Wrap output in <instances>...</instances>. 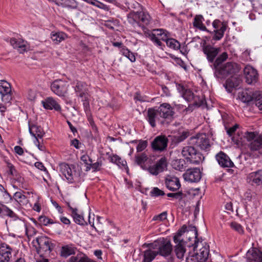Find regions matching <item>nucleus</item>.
Masks as SVG:
<instances>
[{
	"mask_svg": "<svg viewBox=\"0 0 262 262\" xmlns=\"http://www.w3.org/2000/svg\"><path fill=\"white\" fill-rule=\"evenodd\" d=\"M198 235L196 227L192 225H183L173 237V241L176 244L174 252L178 258L183 259L186 253V246L193 247V251H195L200 246L199 241L196 240Z\"/></svg>",
	"mask_w": 262,
	"mask_h": 262,
	"instance_id": "1",
	"label": "nucleus"
},
{
	"mask_svg": "<svg viewBox=\"0 0 262 262\" xmlns=\"http://www.w3.org/2000/svg\"><path fill=\"white\" fill-rule=\"evenodd\" d=\"M60 171L69 183H79L83 180L81 171L74 165L63 163L59 165Z\"/></svg>",
	"mask_w": 262,
	"mask_h": 262,
	"instance_id": "2",
	"label": "nucleus"
},
{
	"mask_svg": "<svg viewBox=\"0 0 262 262\" xmlns=\"http://www.w3.org/2000/svg\"><path fill=\"white\" fill-rule=\"evenodd\" d=\"M32 244L36 248L37 253L40 256L45 254H49L52 250L53 244L49 238L45 236L36 237L32 241Z\"/></svg>",
	"mask_w": 262,
	"mask_h": 262,
	"instance_id": "3",
	"label": "nucleus"
},
{
	"mask_svg": "<svg viewBox=\"0 0 262 262\" xmlns=\"http://www.w3.org/2000/svg\"><path fill=\"white\" fill-rule=\"evenodd\" d=\"M245 137L250 142L248 147L252 152L257 151L262 156V134H256L254 132H247Z\"/></svg>",
	"mask_w": 262,
	"mask_h": 262,
	"instance_id": "4",
	"label": "nucleus"
},
{
	"mask_svg": "<svg viewBox=\"0 0 262 262\" xmlns=\"http://www.w3.org/2000/svg\"><path fill=\"white\" fill-rule=\"evenodd\" d=\"M151 247L156 250L158 254L166 256L169 255L172 251V245L169 241L162 238L155 241Z\"/></svg>",
	"mask_w": 262,
	"mask_h": 262,
	"instance_id": "5",
	"label": "nucleus"
},
{
	"mask_svg": "<svg viewBox=\"0 0 262 262\" xmlns=\"http://www.w3.org/2000/svg\"><path fill=\"white\" fill-rule=\"evenodd\" d=\"M178 90L181 94L182 97L188 102H193V104L198 106L204 104L205 100L201 99L199 96H195L192 92L189 89H186L181 84L178 86Z\"/></svg>",
	"mask_w": 262,
	"mask_h": 262,
	"instance_id": "6",
	"label": "nucleus"
},
{
	"mask_svg": "<svg viewBox=\"0 0 262 262\" xmlns=\"http://www.w3.org/2000/svg\"><path fill=\"white\" fill-rule=\"evenodd\" d=\"M239 70V67L237 63L233 62H228L216 70L215 74L219 75V77L224 78L229 75L238 73Z\"/></svg>",
	"mask_w": 262,
	"mask_h": 262,
	"instance_id": "7",
	"label": "nucleus"
},
{
	"mask_svg": "<svg viewBox=\"0 0 262 262\" xmlns=\"http://www.w3.org/2000/svg\"><path fill=\"white\" fill-rule=\"evenodd\" d=\"M182 156L193 164H199L201 160V154L192 146L184 147L182 150Z\"/></svg>",
	"mask_w": 262,
	"mask_h": 262,
	"instance_id": "8",
	"label": "nucleus"
},
{
	"mask_svg": "<svg viewBox=\"0 0 262 262\" xmlns=\"http://www.w3.org/2000/svg\"><path fill=\"white\" fill-rule=\"evenodd\" d=\"M190 143L199 147L201 149L207 150L210 147L209 139L206 134H198L190 138Z\"/></svg>",
	"mask_w": 262,
	"mask_h": 262,
	"instance_id": "9",
	"label": "nucleus"
},
{
	"mask_svg": "<svg viewBox=\"0 0 262 262\" xmlns=\"http://www.w3.org/2000/svg\"><path fill=\"white\" fill-rule=\"evenodd\" d=\"M69 84L65 80L61 79L55 80L51 85L52 92L60 97L64 96L67 93Z\"/></svg>",
	"mask_w": 262,
	"mask_h": 262,
	"instance_id": "10",
	"label": "nucleus"
},
{
	"mask_svg": "<svg viewBox=\"0 0 262 262\" xmlns=\"http://www.w3.org/2000/svg\"><path fill=\"white\" fill-rule=\"evenodd\" d=\"M0 94L2 101L5 103H10L12 99V92L10 84L6 80L0 81Z\"/></svg>",
	"mask_w": 262,
	"mask_h": 262,
	"instance_id": "11",
	"label": "nucleus"
},
{
	"mask_svg": "<svg viewBox=\"0 0 262 262\" xmlns=\"http://www.w3.org/2000/svg\"><path fill=\"white\" fill-rule=\"evenodd\" d=\"M196 240L199 242L200 246H198L194 251H196L195 254V259L199 262H205L208 259L209 254V245L205 243V245L202 243V241H200L196 237Z\"/></svg>",
	"mask_w": 262,
	"mask_h": 262,
	"instance_id": "12",
	"label": "nucleus"
},
{
	"mask_svg": "<svg viewBox=\"0 0 262 262\" xmlns=\"http://www.w3.org/2000/svg\"><path fill=\"white\" fill-rule=\"evenodd\" d=\"M168 139L164 135L157 136L151 142V146L154 151L162 152L167 147Z\"/></svg>",
	"mask_w": 262,
	"mask_h": 262,
	"instance_id": "13",
	"label": "nucleus"
},
{
	"mask_svg": "<svg viewBox=\"0 0 262 262\" xmlns=\"http://www.w3.org/2000/svg\"><path fill=\"white\" fill-rule=\"evenodd\" d=\"M212 26L214 28V35L213 39L215 40H219L224 36L227 25L225 23L222 22L219 19H215L213 21Z\"/></svg>",
	"mask_w": 262,
	"mask_h": 262,
	"instance_id": "14",
	"label": "nucleus"
},
{
	"mask_svg": "<svg viewBox=\"0 0 262 262\" xmlns=\"http://www.w3.org/2000/svg\"><path fill=\"white\" fill-rule=\"evenodd\" d=\"M201 172L198 168H189L183 174L185 181L191 182H198L201 179Z\"/></svg>",
	"mask_w": 262,
	"mask_h": 262,
	"instance_id": "15",
	"label": "nucleus"
},
{
	"mask_svg": "<svg viewBox=\"0 0 262 262\" xmlns=\"http://www.w3.org/2000/svg\"><path fill=\"white\" fill-rule=\"evenodd\" d=\"M246 82L249 84L256 83L258 80V74L256 69L250 66H247L244 70Z\"/></svg>",
	"mask_w": 262,
	"mask_h": 262,
	"instance_id": "16",
	"label": "nucleus"
},
{
	"mask_svg": "<svg viewBox=\"0 0 262 262\" xmlns=\"http://www.w3.org/2000/svg\"><path fill=\"white\" fill-rule=\"evenodd\" d=\"M167 162L165 157L161 158L156 164L148 167V170L150 173L157 176L167 169Z\"/></svg>",
	"mask_w": 262,
	"mask_h": 262,
	"instance_id": "17",
	"label": "nucleus"
},
{
	"mask_svg": "<svg viewBox=\"0 0 262 262\" xmlns=\"http://www.w3.org/2000/svg\"><path fill=\"white\" fill-rule=\"evenodd\" d=\"M12 248L5 243L0 244V262H9L12 257Z\"/></svg>",
	"mask_w": 262,
	"mask_h": 262,
	"instance_id": "18",
	"label": "nucleus"
},
{
	"mask_svg": "<svg viewBox=\"0 0 262 262\" xmlns=\"http://www.w3.org/2000/svg\"><path fill=\"white\" fill-rule=\"evenodd\" d=\"M247 262H262V251L256 247H251L246 253Z\"/></svg>",
	"mask_w": 262,
	"mask_h": 262,
	"instance_id": "19",
	"label": "nucleus"
},
{
	"mask_svg": "<svg viewBox=\"0 0 262 262\" xmlns=\"http://www.w3.org/2000/svg\"><path fill=\"white\" fill-rule=\"evenodd\" d=\"M215 159L219 164L222 167H233L234 166L233 162L229 157L223 151H220L215 156Z\"/></svg>",
	"mask_w": 262,
	"mask_h": 262,
	"instance_id": "20",
	"label": "nucleus"
},
{
	"mask_svg": "<svg viewBox=\"0 0 262 262\" xmlns=\"http://www.w3.org/2000/svg\"><path fill=\"white\" fill-rule=\"evenodd\" d=\"M203 51L206 55L208 60L210 62L212 63L214 61V58L219 54L220 48H214L211 45H207L203 47Z\"/></svg>",
	"mask_w": 262,
	"mask_h": 262,
	"instance_id": "21",
	"label": "nucleus"
},
{
	"mask_svg": "<svg viewBox=\"0 0 262 262\" xmlns=\"http://www.w3.org/2000/svg\"><path fill=\"white\" fill-rule=\"evenodd\" d=\"M247 181L252 185L262 184V170L250 173L247 177Z\"/></svg>",
	"mask_w": 262,
	"mask_h": 262,
	"instance_id": "22",
	"label": "nucleus"
},
{
	"mask_svg": "<svg viewBox=\"0 0 262 262\" xmlns=\"http://www.w3.org/2000/svg\"><path fill=\"white\" fill-rule=\"evenodd\" d=\"M165 183L166 187L172 191L178 190L181 187L179 179L174 176H167L165 178Z\"/></svg>",
	"mask_w": 262,
	"mask_h": 262,
	"instance_id": "23",
	"label": "nucleus"
},
{
	"mask_svg": "<svg viewBox=\"0 0 262 262\" xmlns=\"http://www.w3.org/2000/svg\"><path fill=\"white\" fill-rule=\"evenodd\" d=\"M160 117L162 118H168L173 114L171 106L166 103H163L157 109Z\"/></svg>",
	"mask_w": 262,
	"mask_h": 262,
	"instance_id": "24",
	"label": "nucleus"
},
{
	"mask_svg": "<svg viewBox=\"0 0 262 262\" xmlns=\"http://www.w3.org/2000/svg\"><path fill=\"white\" fill-rule=\"evenodd\" d=\"M43 107L46 110H54L60 111L61 107L58 103L52 97H48L41 102Z\"/></svg>",
	"mask_w": 262,
	"mask_h": 262,
	"instance_id": "25",
	"label": "nucleus"
},
{
	"mask_svg": "<svg viewBox=\"0 0 262 262\" xmlns=\"http://www.w3.org/2000/svg\"><path fill=\"white\" fill-rule=\"evenodd\" d=\"M159 117L160 116L157 110L154 108H149L148 109L146 119L152 127H155L156 126V121H160Z\"/></svg>",
	"mask_w": 262,
	"mask_h": 262,
	"instance_id": "26",
	"label": "nucleus"
},
{
	"mask_svg": "<svg viewBox=\"0 0 262 262\" xmlns=\"http://www.w3.org/2000/svg\"><path fill=\"white\" fill-rule=\"evenodd\" d=\"M10 43L13 48L17 49L20 53H24L28 49L26 41L19 38H11L10 39Z\"/></svg>",
	"mask_w": 262,
	"mask_h": 262,
	"instance_id": "27",
	"label": "nucleus"
},
{
	"mask_svg": "<svg viewBox=\"0 0 262 262\" xmlns=\"http://www.w3.org/2000/svg\"><path fill=\"white\" fill-rule=\"evenodd\" d=\"M77 248L73 245L69 244L61 247L60 255L61 257L67 258L72 255H75Z\"/></svg>",
	"mask_w": 262,
	"mask_h": 262,
	"instance_id": "28",
	"label": "nucleus"
},
{
	"mask_svg": "<svg viewBox=\"0 0 262 262\" xmlns=\"http://www.w3.org/2000/svg\"><path fill=\"white\" fill-rule=\"evenodd\" d=\"M68 207L72 211V216L73 218L74 222L79 225H86L87 223L84 220L83 215L78 213V210L77 208H72L70 204H68Z\"/></svg>",
	"mask_w": 262,
	"mask_h": 262,
	"instance_id": "29",
	"label": "nucleus"
},
{
	"mask_svg": "<svg viewBox=\"0 0 262 262\" xmlns=\"http://www.w3.org/2000/svg\"><path fill=\"white\" fill-rule=\"evenodd\" d=\"M29 132L32 136L35 138L37 143H39L38 138H41L45 134L42 128L40 126L35 125L29 127Z\"/></svg>",
	"mask_w": 262,
	"mask_h": 262,
	"instance_id": "30",
	"label": "nucleus"
},
{
	"mask_svg": "<svg viewBox=\"0 0 262 262\" xmlns=\"http://www.w3.org/2000/svg\"><path fill=\"white\" fill-rule=\"evenodd\" d=\"M139 16H140L139 27L144 28L149 24L151 18L148 13L144 11L139 12Z\"/></svg>",
	"mask_w": 262,
	"mask_h": 262,
	"instance_id": "31",
	"label": "nucleus"
},
{
	"mask_svg": "<svg viewBox=\"0 0 262 262\" xmlns=\"http://www.w3.org/2000/svg\"><path fill=\"white\" fill-rule=\"evenodd\" d=\"M75 91L77 96H82L88 92L87 84L83 82L77 81L75 86Z\"/></svg>",
	"mask_w": 262,
	"mask_h": 262,
	"instance_id": "32",
	"label": "nucleus"
},
{
	"mask_svg": "<svg viewBox=\"0 0 262 262\" xmlns=\"http://www.w3.org/2000/svg\"><path fill=\"white\" fill-rule=\"evenodd\" d=\"M238 96L239 99L245 103L249 102L254 98V95L252 94L251 92L248 90L239 92Z\"/></svg>",
	"mask_w": 262,
	"mask_h": 262,
	"instance_id": "33",
	"label": "nucleus"
},
{
	"mask_svg": "<svg viewBox=\"0 0 262 262\" xmlns=\"http://www.w3.org/2000/svg\"><path fill=\"white\" fill-rule=\"evenodd\" d=\"M67 37V35L62 32H54L51 34L52 40L56 44H58L64 40Z\"/></svg>",
	"mask_w": 262,
	"mask_h": 262,
	"instance_id": "34",
	"label": "nucleus"
},
{
	"mask_svg": "<svg viewBox=\"0 0 262 262\" xmlns=\"http://www.w3.org/2000/svg\"><path fill=\"white\" fill-rule=\"evenodd\" d=\"M140 16H139V12H132L127 15V20L129 23L133 26H139Z\"/></svg>",
	"mask_w": 262,
	"mask_h": 262,
	"instance_id": "35",
	"label": "nucleus"
},
{
	"mask_svg": "<svg viewBox=\"0 0 262 262\" xmlns=\"http://www.w3.org/2000/svg\"><path fill=\"white\" fill-rule=\"evenodd\" d=\"M203 17L201 15H196L193 22L194 27L200 29V30H206V27L203 24Z\"/></svg>",
	"mask_w": 262,
	"mask_h": 262,
	"instance_id": "36",
	"label": "nucleus"
},
{
	"mask_svg": "<svg viewBox=\"0 0 262 262\" xmlns=\"http://www.w3.org/2000/svg\"><path fill=\"white\" fill-rule=\"evenodd\" d=\"M110 161L111 162L116 164L120 167H125L127 166L126 161L117 155H113L111 157Z\"/></svg>",
	"mask_w": 262,
	"mask_h": 262,
	"instance_id": "37",
	"label": "nucleus"
},
{
	"mask_svg": "<svg viewBox=\"0 0 262 262\" xmlns=\"http://www.w3.org/2000/svg\"><path fill=\"white\" fill-rule=\"evenodd\" d=\"M157 254L156 250L153 251L150 249L145 250L144 253L143 262H151Z\"/></svg>",
	"mask_w": 262,
	"mask_h": 262,
	"instance_id": "38",
	"label": "nucleus"
},
{
	"mask_svg": "<svg viewBox=\"0 0 262 262\" xmlns=\"http://www.w3.org/2000/svg\"><path fill=\"white\" fill-rule=\"evenodd\" d=\"M0 214L4 216H9L11 217L16 216L15 214L11 209L8 208L6 206L0 202Z\"/></svg>",
	"mask_w": 262,
	"mask_h": 262,
	"instance_id": "39",
	"label": "nucleus"
},
{
	"mask_svg": "<svg viewBox=\"0 0 262 262\" xmlns=\"http://www.w3.org/2000/svg\"><path fill=\"white\" fill-rule=\"evenodd\" d=\"M185 161L183 159H176L172 161V167L178 170L183 171L185 169Z\"/></svg>",
	"mask_w": 262,
	"mask_h": 262,
	"instance_id": "40",
	"label": "nucleus"
},
{
	"mask_svg": "<svg viewBox=\"0 0 262 262\" xmlns=\"http://www.w3.org/2000/svg\"><path fill=\"white\" fill-rule=\"evenodd\" d=\"M148 157L145 153L138 154L135 156V161L137 164L140 165L142 168L143 164L147 160Z\"/></svg>",
	"mask_w": 262,
	"mask_h": 262,
	"instance_id": "41",
	"label": "nucleus"
},
{
	"mask_svg": "<svg viewBox=\"0 0 262 262\" xmlns=\"http://www.w3.org/2000/svg\"><path fill=\"white\" fill-rule=\"evenodd\" d=\"M60 6L71 9H76L78 8V3L75 0H64Z\"/></svg>",
	"mask_w": 262,
	"mask_h": 262,
	"instance_id": "42",
	"label": "nucleus"
},
{
	"mask_svg": "<svg viewBox=\"0 0 262 262\" xmlns=\"http://www.w3.org/2000/svg\"><path fill=\"white\" fill-rule=\"evenodd\" d=\"M166 43L167 46L171 49L175 50L180 49L181 45L180 42L174 38H169L168 40H167Z\"/></svg>",
	"mask_w": 262,
	"mask_h": 262,
	"instance_id": "43",
	"label": "nucleus"
},
{
	"mask_svg": "<svg viewBox=\"0 0 262 262\" xmlns=\"http://www.w3.org/2000/svg\"><path fill=\"white\" fill-rule=\"evenodd\" d=\"M228 58V54L226 52H223L222 54H221L214 61L213 66L214 68L217 70L218 69L217 67L219 66L220 64H221L223 62L225 61Z\"/></svg>",
	"mask_w": 262,
	"mask_h": 262,
	"instance_id": "44",
	"label": "nucleus"
},
{
	"mask_svg": "<svg viewBox=\"0 0 262 262\" xmlns=\"http://www.w3.org/2000/svg\"><path fill=\"white\" fill-rule=\"evenodd\" d=\"M147 37L155 43L157 46L161 47L162 49V43L161 42L159 37L157 35L156 32L149 33L147 34Z\"/></svg>",
	"mask_w": 262,
	"mask_h": 262,
	"instance_id": "45",
	"label": "nucleus"
},
{
	"mask_svg": "<svg viewBox=\"0 0 262 262\" xmlns=\"http://www.w3.org/2000/svg\"><path fill=\"white\" fill-rule=\"evenodd\" d=\"M122 54L129 59L132 62H134L136 60V57L134 54L131 52L128 49L123 48L121 49Z\"/></svg>",
	"mask_w": 262,
	"mask_h": 262,
	"instance_id": "46",
	"label": "nucleus"
},
{
	"mask_svg": "<svg viewBox=\"0 0 262 262\" xmlns=\"http://www.w3.org/2000/svg\"><path fill=\"white\" fill-rule=\"evenodd\" d=\"M84 253H79L76 255L72 256L67 262H84Z\"/></svg>",
	"mask_w": 262,
	"mask_h": 262,
	"instance_id": "47",
	"label": "nucleus"
},
{
	"mask_svg": "<svg viewBox=\"0 0 262 262\" xmlns=\"http://www.w3.org/2000/svg\"><path fill=\"white\" fill-rule=\"evenodd\" d=\"M239 80L235 77H231L226 80V85L230 88H236L238 86Z\"/></svg>",
	"mask_w": 262,
	"mask_h": 262,
	"instance_id": "48",
	"label": "nucleus"
},
{
	"mask_svg": "<svg viewBox=\"0 0 262 262\" xmlns=\"http://www.w3.org/2000/svg\"><path fill=\"white\" fill-rule=\"evenodd\" d=\"M23 225L25 227L26 233L28 237L36 234L37 231L35 228L31 226H26L24 223H23Z\"/></svg>",
	"mask_w": 262,
	"mask_h": 262,
	"instance_id": "49",
	"label": "nucleus"
},
{
	"mask_svg": "<svg viewBox=\"0 0 262 262\" xmlns=\"http://www.w3.org/2000/svg\"><path fill=\"white\" fill-rule=\"evenodd\" d=\"M89 4H91L92 5H94L100 9H103L106 11L109 10V7L104 4L97 1V0H91L89 2Z\"/></svg>",
	"mask_w": 262,
	"mask_h": 262,
	"instance_id": "50",
	"label": "nucleus"
},
{
	"mask_svg": "<svg viewBox=\"0 0 262 262\" xmlns=\"http://www.w3.org/2000/svg\"><path fill=\"white\" fill-rule=\"evenodd\" d=\"M153 32L157 33V35L159 37V38L160 39V40L164 41L166 43L167 42V40H168L169 38H168V36L165 33L163 30H162V29L154 30Z\"/></svg>",
	"mask_w": 262,
	"mask_h": 262,
	"instance_id": "51",
	"label": "nucleus"
},
{
	"mask_svg": "<svg viewBox=\"0 0 262 262\" xmlns=\"http://www.w3.org/2000/svg\"><path fill=\"white\" fill-rule=\"evenodd\" d=\"M150 195L151 196L158 197L164 195L165 192L158 187H154L150 192Z\"/></svg>",
	"mask_w": 262,
	"mask_h": 262,
	"instance_id": "52",
	"label": "nucleus"
},
{
	"mask_svg": "<svg viewBox=\"0 0 262 262\" xmlns=\"http://www.w3.org/2000/svg\"><path fill=\"white\" fill-rule=\"evenodd\" d=\"M167 212L164 211L158 215H155L153 217L152 221H156L158 222H162L167 219Z\"/></svg>",
	"mask_w": 262,
	"mask_h": 262,
	"instance_id": "53",
	"label": "nucleus"
},
{
	"mask_svg": "<svg viewBox=\"0 0 262 262\" xmlns=\"http://www.w3.org/2000/svg\"><path fill=\"white\" fill-rule=\"evenodd\" d=\"M13 198L14 200L19 204L23 203L24 201L26 199V196L21 192H15Z\"/></svg>",
	"mask_w": 262,
	"mask_h": 262,
	"instance_id": "54",
	"label": "nucleus"
},
{
	"mask_svg": "<svg viewBox=\"0 0 262 262\" xmlns=\"http://www.w3.org/2000/svg\"><path fill=\"white\" fill-rule=\"evenodd\" d=\"M101 162L97 161L96 163H91L89 166H86V170L89 171L91 168L93 169L94 171H98L100 169V167L101 166Z\"/></svg>",
	"mask_w": 262,
	"mask_h": 262,
	"instance_id": "55",
	"label": "nucleus"
},
{
	"mask_svg": "<svg viewBox=\"0 0 262 262\" xmlns=\"http://www.w3.org/2000/svg\"><path fill=\"white\" fill-rule=\"evenodd\" d=\"M38 221L40 224L47 226L50 224H53L54 222L52 221V220L49 219L46 216H40L38 218Z\"/></svg>",
	"mask_w": 262,
	"mask_h": 262,
	"instance_id": "56",
	"label": "nucleus"
},
{
	"mask_svg": "<svg viewBox=\"0 0 262 262\" xmlns=\"http://www.w3.org/2000/svg\"><path fill=\"white\" fill-rule=\"evenodd\" d=\"M231 228L239 233H242L244 232L242 226L236 222H231L230 225Z\"/></svg>",
	"mask_w": 262,
	"mask_h": 262,
	"instance_id": "57",
	"label": "nucleus"
},
{
	"mask_svg": "<svg viewBox=\"0 0 262 262\" xmlns=\"http://www.w3.org/2000/svg\"><path fill=\"white\" fill-rule=\"evenodd\" d=\"M1 200H3V203H7L12 200V197L10 194L5 190V192L1 195Z\"/></svg>",
	"mask_w": 262,
	"mask_h": 262,
	"instance_id": "58",
	"label": "nucleus"
},
{
	"mask_svg": "<svg viewBox=\"0 0 262 262\" xmlns=\"http://www.w3.org/2000/svg\"><path fill=\"white\" fill-rule=\"evenodd\" d=\"M81 99L83 102L84 107L87 108L89 106V99L88 92L85 93L82 96H78Z\"/></svg>",
	"mask_w": 262,
	"mask_h": 262,
	"instance_id": "59",
	"label": "nucleus"
},
{
	"mask_svg": "<svg viewBox=\"0 0 262 262\" xmlns=\"http://www.w3.org/2000/svg\"><path fill=\"white\" fill-rule=\"evenodd\" d=\"M80 160L87 166H89L93 162L92 159L86 154L83 155Z\"/></svg>",
	"mask_w": 262,
	"mask_h": 262,
	"instance_id": "60",
	"label": "nucleus"
},
{
	"mask_svg": "<svg viewBox=\"0 0 262 262\" xmlns=\"http://www.w3.org/2000/svg\"><path fill=\"white\" fill-rule=\"evenodd\" d=\"M147 142L146 141H140L137 147V152L143 151L147 147Z\"/></svg>",
	"mask_w": 262,
	"mask_h": 262,
	"instance_id": "61",
	"label": "nucleus"
},
{
	"mask_svg": "<svg viewBox=\"0 0 262 262\" xmlns=\"http://www.w3.org/2000/svg\"><path fill=\"white\" fill-rule=\"evenodd\" d=\"M255 105L259 108L262 110V95L259 94L257 96H254Z\"/></svg>",
	"mask_w": 262,
	"mask_h": 262,
	"instance_id": "62",
	"label": "nucleus"
},
{
	"mask_svg": "<svg viewBox=\"0 0 262 262\" xmlns=\"http://www.w3.org/2000/svg\"><path fill=\"white\" fill-rule=\"evenodd\" d=\"M189 135V133L187 131L183 132L181 135L177 137V141L178 142H182L186 139Z\"/></svg>",
	"mask_w": 262,
	"mask_h": 262,
	"instance_id": "63",
	"label": "nucleus"
},
{
	"mask_svg": "<svg viewBox=\"0 0 262 262\" xmlns=\"http://www.w3.org/2000/svg\"><path fill=\"white\" fill-rule=\"evenodd\" d=\"M7 167L9 169V173L11 175L16 177L17 176V171L14 167V166L10 163H7Z\"/></svg>",
	"mask_w": 262,
	"mask_h": 262,
	"instance_id": "64",
	"label": "nucleus"
}]
</instances>
